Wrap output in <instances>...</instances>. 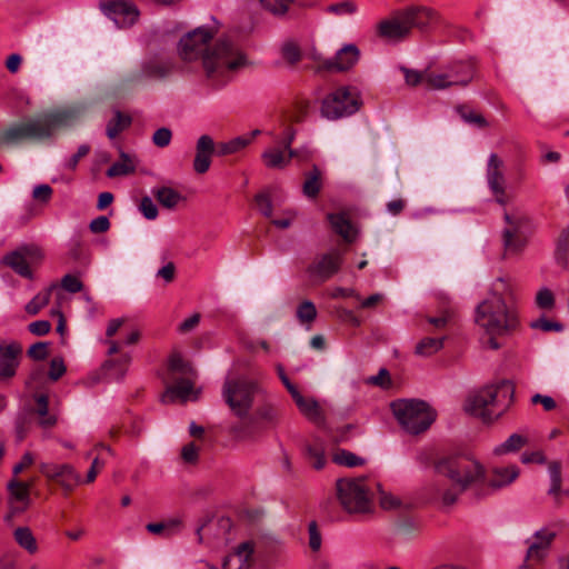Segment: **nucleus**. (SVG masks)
I'll return each mask as SVG.
<instances>
[{"mask_svg":"<svg viewBox=\"0 0 569 569\" xmlns=\"http://www.w3.org/2000/svg\"><path fill=\"white\" fill-rule=\"evenodd\" d=\"M214 33V30L207 27L196 28L180 39L178 53L187 62L201 59L207 79L221 87L230 80L233 72L246 64V57L226 39L211 46Z\"/></svg>","mask_w":569,"mask_h":569,"instance_id":"1","label":"nucleus"},{"mask_svg":"<svg viewBox=\"0 0 569 569\" xmlns=\"http://www.w3.org/2000/svg\"><path fill=\"white\" fill-rule=\"evenodd\" d=\"M507 289L505 279L498 278L489 296L475 309V323L482 331L486 346L492 350L501 348L499 338L511 336L520 326L516 306L503 297Z\"/></svg>","mask_w":569,"mask_h":569,"instance_id":"2","label":"nucleus"},{"mask_svg":"<svg viewBox=\"0 0 569 569\" xmlns=\"http://www.w3.org/2000/svg\"><path fill=\"white\" fill-rule=\"evenodd\" d=\"M435 470L451 482L447 489L435 486L445 506H452L462 492L485 479L483 466L468 455L442 457L435 462Z\"/></svg>","mask_w":569,"mask_h":569,"instance_id":"3","label":"nucleus"},{"mask_svg":"<svg viewBox=\"0 0 569 569\" xmlns=\"http://www.w3.org/2000/svg\"><path fill=\"white\" fill-rule=\"evenodd\" d=\"M441 22L440 13L431 7L412 3L393 10L390 16L377 24V34L381 38L402 41L413 30L429 32Z\"/></svg>","mask_w":569,"mask_h":569,"instance_id":"4","label":"nucleus"},{"mask_svg":"<svg viewBox=\"0 0 569 569\" xmlns=\"http://www.w3.org/2000/svg\"><path fill=\"white\" fill-rule=\"evenodd\" d=\"M515 389L511 382L503 380L471 392L463 405L467 413L483 421L501 417L513 402Z\"/></svg>","mask_w":569,"mask_h":569,"instance_id":"5","label":"nucleus"},{"mask_svg":"<svg viewBox=\"0 0 569 569\" xmlns=\"http://www.w3.org/2000/svg\"><path fill=\"white\" fill-rule=\"evenodd\" d=\"M197 371L191 363L183 359L179 352H173L168 361L166 391L161 396L163 403H171L176 400L186 402L198 399L199 391L194 390Z\"/></svg>","mask_w":569,"mask_h":569,"instance_id":"6","label":"nucleus"},{"mask_svg":"<svg viewBox=\"0 0 569 569\" xmlns=\"http://www.w3.org/2000/svg\"><path fill=\"white\" fill-rule=\"evenodd\" d=\"M390 407L398 423L410 435L428 430L437 416L426 401L418 399H398Z\"/></svg>","mask_w":569,"mask_h":569,"instance_id":"7","label":"nucleus"},{"mask_svg":"<svg viewBox=\"0 0 569 569\" xmlns=\"http://www.w3.org/2000/svg\"><path fill=\"white\" fill-rule=\"evenodd\" d=\"M338 498L350 513H366L371 510L373 479L367 477L343 478L337 481Z\"/></svg>","mask_w":569,"mask_h":569,"instance_id":"8","label":"nucleus"},{"mask_svg":"<svg viewBox=\"0 0 569 569\" xmlns=\"http://www.w3.org/2000/svg\"><path fill=\"white\" fill-rule=\"evenodd\" d=\"M60 124L56 114H47L28 121L9 126L0 132V144H19L24 140H42L50 138Z\"/></svg>","mask_w":569,"mask_h":569,"instance_id":"9","label":"nucleus"},{"mask_svg":"<svg viewBox=\"0 0 569 569\" xmlns=\"http://www.w3.org/2000/svg\"><path fill=\"white\" fill-rule=\"evenodd\" d=\"M258 383L246 377H228L222 387V397L231 411L239 418L249 415L258 392Z\"/></svg>","mask_w":569,"mask_h":569,"instance_id":"10","label":"nucleus"},{"mask_svg":"<svg viewBox=\"0 0 569 569\" xmlns=\"http://www.w3.org/2000/svg\"><path fill=\"white\" fill-rule=\"evenodd\" d=\"M503 219L506 222L502 231L505 256H516L527 246L530 220L518 209L505 212Z\"/></svg>","mask_w":569,"mask_h":569,"instance_id":"11","label":"nucleus"},{"mask_svg":"<svg viewBox=\"0 0 569 569\" xmlns=\"http://www.w3.org/2000/svg\"><path fill=\"white\" fill-rule=\"evenodd\" d=\"M360 104V98L356 90L340 87L323 98L320 112L329 120H337L356 113Z\"/></svg>","mask_w":569,"mask_h":569,"instance_id":"12","label":"nucleus"},{"mask_svg":"<svg viewBox=\"0 0 569 569\" xmlns=\"http://www.w3.org/2000/svg\"><path fill=\"white\" fill-rule=\"evenodd\" d=\"M101 11L119 28L133 26L139 18L138 7L126 0H107L100 3Z\"/></svg>","mask_w":569,"mask_h":569,"instance_id":"13","label":"nucleus"},{"mask_svg":"<svg viewBox=\"0 0 569 569\" xmlns=\"http://www.w3.org/2000/svg\"><path fill=\"white\" fill-rule=\"evenodd\" d=\"M41 258V251L34 246H24L20 249L9 252L3 257V263L10 267L14 272L24 278H32V271L29 263Z\"/></svg>","mask_w":569,"mask_h":569,"instance_id":"14","label":"nucleus"},{"mask_svg":"<svg viewBox=\"0 0 569 569\" xmlns=\"http://www.w3.org/2000/svg\"><path fill=\"white\" fill-rule=\"evenodd\" d=\"M341 263L342 253L335 249L317 257L308 267V272L316 280L323 282L340 270Z\"/></svg>","mask_w":569,"mask_h":569,"instance_id":"15","label":"nucleus"},{"mask_svg":"<svg viewBox=\"0 0 569 569\" xmlns=\"http://www.w3.org/2000/svg\"><path fill=\"white\" fill-rule=\"evenodd\" d=\"M174 69V63L169 59H150L142 63L139 71L128 78V82H141L143 80H162L169 77Z\"/></svg>","mask_w":569,"mask_h":569,"instance_id":"16","label":"nucleus"},{"mask_svg":"<svg viewBox=\"0 0 569 569\" xmlns=\"http://www.w3.org/2000/svg\"><path fill=\"white\" fill-rule=\"evenodd\" d=\"M502 168V160L496 153H491L487 167L488 186L492 191L496 201L499 204L505 206L508 198L506 196V180Z\"/></svg>","mask_w":569,"mask_h":569,"instance_id":"17","label":"nucleus"},{"mask_svg":"<svg viewBox=\"0 0 569 569\" xmlns=\"http://www.w3.org/2000/svg\"><path fill=\"white\" fill-rule=\"evenodd\" d=\"M21 353L22 347L18 342L0 345V381L16 376Z\"/></svg>","mask_w":569,"mask_h":569,"instance_id":"18","label":"nucleus"},{"mask_svg":"<svg viewBox=\"0 0 569 569\" xmlns=\"http://www.w3.org/2000/svg\"><path fill=\"white\" fill-rule=\"evenodd\" d=\"M360 51L355 44L343 46L332 59L322 63V68L329 71H347L359 60Z\"/></svg>","mask_w":569,"mask_h":569,"instance_id":"19","label":"nucleus"},{"mask_svg":"<svg viewBox=\"0 0 569 569\" xmlns=\"http://www.w3.org/2000/svg\"><path fill=\"white\" fill-rule=\"evenodd\" d=\"M217 152L213 139L208 134L199 137L196 143V156L193 160V170L199 173H206L211 164V157Z\"/></svg>","mask_w":569,"mask_h":569,"instance_id":"20","label":"nucleus"},{"mask_svg":"<svg viewBox=\"0 0 569 569\" xmlns=\"http://www.w3.org/2000/svg\"><path fill=\"white\" fill-rule=\"evenodd\" d=\"M555 536V532L546 529L536 532L533 541L529 545L526 557L529 567L539 563L547 556Z\"/></svg>","mask_w":569,"mask_h":569,"instance_id":"21","label":"nucleus"},{"mask_svg":"<svg viewBox=\"0 0 569 569\" xmlns=\"http://www.w3.org/2000/svg\"><path fill=\"white\" fill-rule=\"evenodd\" d=\"M8 490L10 492V515L8 518H11L26 510L29 502L30 485L14 478L8 483Z\"/></svg>","mask_w":569,"mask_h":569,"instance_id":"22","label":"nucleus"},{"mask_svg":"<svg viewBox=\"0 0 569 569\" xmlns=\"http://www.w3.org/2000/svg\"><path fill=\"white\" fill-rule=\"evenodd\" d=\"M448 76H451V87L468 86L476 74V62L473 60L457 61L445 68Z\"/></svg>","mask_w":569,"mask_h":569,"instance_id":"23","label":"nucleus"},{"mask_svg":"<svg viewBox=\"0 0 569 569\" xmlns=\"http://www.w3.org/2000/svg\"><path fill=\"white\" fill-rule=\"evenodd\" d=\"M253 553V543L244 541L240 543L234 552L227 556L223 562V569H242L249 566L250 558Z\"/></svg>","mask_w":569,"mask_h":569,"instance_id":"24","label":"nucleus"},{"mask_svg":"<svg viewBox=\"0 0 569 569\" xmlns=\"http://www.w3.org/2000/svg\"><path fill=\"white\" fill-rule=\"evenodd\" d=\"M519 473L520 470L516 465L493 468L488 485L493 490L505 488L511 485Z\"/></svg>","mask_w":569,"mask_h":569,"instance_id":"25","label":"nucleus"},{"mask_svg":"<svg viewBox=\"0 0 569 569\" xmlns=\"http://www.w3.org/2000/svg\"><path fill=\"white\" fill-rule=\"evenodd\" d=\"M323 187V173L313 164L312 168L305 173L302 184V193L309 199H316Z\"/></svg>","mask_w":569,"mask_h":569,"instance_id":"26","label":"nucleus"},{"mask_svg":"<svg viewBox=\"0 0 569 569\" xmlns=\"http://www.w3.org/2000/svg\"><path fill=\"white\" fill-rule=\"evenodd\" d=\"M328 220L333 231L341 236L346 242L351 243L355 241L356 231L345 213H329Z\"/></svg>","mask_w":569,"mask_h":569,"instance_id":"27","label":"nucleus"},{"mask_svg":"<svg viewBox=\"0 0 569 569\" xmlns=\"http://www.w3.org/2000/svg\"><path fill=\"white\" fill-rule=\"evenodd\" d=\"M263 163L270 169H283L290 163L289 151L283 148H269L261 154Z\"/></svg>","mask_w":569,"mask_h":569,"instance_id":"28","label":"nucleus"},{"mask_svg":"<svg viewBox=\"0 0 569 569\" xmlns=\"http://www.w3.org/2000/svg\"><path fill=\"white\" fill-rule=\"evenodd\" d=\"M137 159L123 151L120 152V159L116 161L106 172L108 178H116L131 174L136 171Z\"/></svg>","mask_w":569,"mask_h":569,"instance_id":"29","label":"nucleus"},{"mask_svg":"<svg viewBox=\"0 0 569 569\" xmlns=\"http://www.w3.org/2000/svg\"><path fill=\"white\" fill-rule=\"evenodd\" d=\"M13 538L18 546L28 553L34 555L38 552L37 539L29 527H18L13 531Z\"/></svg>","mask_w":569,"mask_h":569,"instance_id":"30","label":"nucleus"},{"mask_svg":"<svg viewBox=\"0 0 569 569\" xmlns=\"http://www.w3.org/2000/svg\"><path fill=\"white\" fill-rule=\"evenodd\" d=\"M57 289V284L52 283L48 288L37 293L24 307V310L30 316L38 315L50 301L52 291Z\"/></svg>","mask_w":569,"mask_h":569,"instance_id":"31","label":"nucleus"},{"mask_svg":"<svg viewBox=\"0 0 569 569\" xmlns=\"http://www.w3.org/2000/svg\"><path fill=\"white\" fill-rule=\"evenodd\" d=\"M446 69L442 70H425V84L432 90H445L451 88L450 78Z\"/></svg>","mask_w":569,"mask_h":569,"instance_id":"32","label":"nucleus"},{"mask_svg":"<svg viewBox=\"0 0 569 569\" xmlns=\"http://www.w3.org/2000/svg\"><path fill=\"white\" fill-rule=\"evenodd\" d=\"M181 520L173 518L161 522H151L146 526V529L153 535H159L169 538L180 530Z\"/></svg>","mask_w":569,"mask_h":569,"instance_id":"33","label":"nucleus"},{"mask_svg":"<svg viewBox=\"0 0 569 569\" xmlns=\"http://www.w3.org/2000/svg\"><path fill=\"white\" fill-rule=\"evenodd\" d=\"M132 119L129 114L116 111L112 119L107 123V136L109 139L117 138L122 131L131 126Z\"/></svg>","mask_w":569,"mask_h":569,"instance_id":"34","label":"nucleus"},{"mask_svg":"<svg viewBox=\"0 0 569 569\" xmlns=\"http://www.w3.org/2000/svg\"><path fill=\"white\" fill-rule=\"evenodd\" d=\"M34 401L37 403V413L40 417L39 423L44 428L53 427L57 423V417L49 413L48 396L44 393L36 395Z\"/></svg>","mask_w":569,"mask_h":569,"instance_id":"35","label":"nucleus"},{"mask_svg":"<svg viewBox=\"0 0 569 569\" xmlns=\"http://www.w3.org/2000/svg\"><path fill=\"white\" fill-rule=\"evenodd\" d=\"M527 443H528L527 437L519 435V433H512L505 442L495 447L493 453L496 456L513 453V452L519 451Z\"/></svg>","mask_w":569,"mask_h":569,"instance_id":"36","label":"nucleus"},{"mask_svg":"<svg viewBox=\"0 0 569 569\" xmlns=\"http://www.w3.org/2000/svg\"><path fill=\"white\" fill-rule=\"evenodd\" d=\"M251 143V137L239 136L229 141L217 144L218 156H228L239 152Z\"/></svg>","mask_w":569,"mask_h":569,"instance_id":"37","label":"nucleus"},{"mask_svg":"<svg viewBox=\"0 0 569 569\" xmlns=\"http://www.w3.org/2000/svg\"><path fill=\"white\" fill-rule=\"evenodd\" d=\"M153 194L158 202L167 209L176 208L177 204L183 199L181 193L169 187H161L154 190Z\"/></svg>","mask_w":569,"mask_h":569,"instance_id":"38","label":"nucleus"},{"mask_svg":"<svg viewBox=\"0 0 569 569\" xmlns=\"http://www.w3.org/2000/svg\"><path fill=\"white\" fill-rule=\"evenodd\" d=\"M310 110V102L308 100L296 101L292 107L286 112L284 119L289 124L303 122Z\"/></svg>","mask_w":569,"mask_h":569,"instance_id":"39","label":"nucleus"},{"mask_svg":"<svg viewBox=\"0 0 569 569\" xmlns=\"http://www.w3.org/2000/svg\"><path fill=\"white\" fill-rule=\"evenodd\" d=\"M131 357L128 353H122L119 359H111L106 361L104 367L109 370L110 378L121 379L127 372Z\"/></svg>","mask_w":569,"mask_h":569,"instance_id":"40","label":"nucleus"},{"mask_svg":"<svg viewBox=\"0 0 569 569\" xmlns=\"http://www.w3.org/2000/svg\"><path fill=\"white\" fill-rule=\"evenodd\" d=\"M379 493L380 507L385 510H397L403 507L401 499L382 489V486L373 480V491Z\"/></svg>","mask_w":569,"mask_h":569,"instance_id":"41","label":"nucleus"},{"mask_svg":"<svg viewBox=\"0 0 569 569\" xmlns=\"http://www.w3.org/2000/svg\"><path fill=\"white\" fill-rule=\"evenodd\" d=\"M299 410L309 419L315 422H319L321 420V411L320 408L313 399H307L303 396H300L295 400Z\"/></svg>","mask_w":569,"mask_h":569,"instance_id":"42","label":"nucleus"},{"mask_svg":"<svg viewBox=\"0 0 569 569\" xmlns=\"http://www.w3.org/2000/svg\"><path fill=\"white\" fill-rule=\"evenodd\" d=\"M445 338H423L416 346V353L422 357H429L438 352L443 347Z\"/></svg>","mask_w":569,"mask_h":569,"instance_id":"43","label":"nucleus"},{"mask_svg":"<svg viewBox=\"0 0 569 569\" xmlns=\"http://www.w3.org/2000/svg\"><path fill=\"white\" fill-rule=\"evenodd\" d=\"M457 112L461 117V119L475 127L478 128H486L488 127V121L485 119V117L477 111L466 107V106H459L457 107Z\"/></svg>","mask_w":569,"mask_h":569,"instance_id":"44","label":"nucleus"},{"mask_svg":"<svg viewBox=\"0 0 569 569\" xmlns=\"http://www.w3.org/2000/svg\"><path fill=\"white\" fill-rule=\"evenodd\" d=\"M263 9L272 13L273 16H284L289 7L293 3V0H260Z\"/></svg>","mask_w":569,"mask_h":569,"instance_id":"45","label":"nucleus"},{"mask_svg":"<svg viewBox=\"0 0 569 569\" xmlns=\"http://www.w3.org/2000/svg\"><path fill=\"white\" fill-rule=\"evenodd\" d=\"M530 328L542 332H561L563 330V325L559 321L540 317L530 322Z\"/></svg>","mask_w":569,"mask_h":569,"instance_id":"46","label":"nucleus"},{"mask_svg":"<svg viewBox=\"0 0 569 569\" xmlns=\"http://www.w3.org/2000/svg\"><path fill=\"white\" fill-rule=\"evenodd\" d=\"M297 317L301 323L310 325L317 317V309L313 302L306 300L297 309Z\"/></svg>","mask_w":569,"mask_h":569,"instance_id":"47","label":"nucleus"},{"mask_svg":"<svg viewBox=\"0 0 569 569\" xmlns=\"http://www.w3.org/2000/svg\"><path fill=\"white\" fill-rule=\"evenodd\" d=\"M333 461L340 466L357 467L361 466L365 461L362 458L347 450H339L333 455Z\"/></svg>","mask_w":569,"mask_h":569,"instance_id":"48","label":"nucleus"},{"mask_svg":"<svg viewBox=\"0 0 569 569\" xmlns=\"http://www.w3.org/2000/svg\"><path fill=\"white\" fill-rule=\"evenodd\" d=\"M67 468L70 470V472H67V470H61L58 478H56V481L67 490H71L79 483L80 476L70 465H67Z\"/></svg>","mask_w":569,"mask_h":569,"instance_id":"49","label":"nucleus"},{"mask_svg":"<svg viewBox=\"0 0 569 569\" xmlns=\"http://www.w3.org/2000/svg\"><path fill=\"white\" fill-rule=\"evenodd\" d=\"M549 475H550V495H558L561 488V465L558 461H552L549 465Z\"/></svg>","mask_w":569,"mask_h":569,"instance_id":"50","label":"nucleus"},{"mask_svg":"<svg viewBox=\"0 0 569 569\" xmlns=\"http://www.w3.org/2000/svg\"><path fill=\"white\" fill-rule=\"evenodd\" d=\"M536 305L543 310H552L555 308V296L548 288H541L536 295Z\"/></svg>","mask_w":569,"mask_h":569,"instance_id":"51","label":"nucleus"},{"mask_svg":"<svg viewBox=\"0 0 569 569\" xmlns=\"http://www.w3.org/2000/svg\"><path fill=\"white\" fill-rule=\"evenodd\" d=\"M281 54L289 63L295 64L301 59V51L297 43L287 41L281 48Z\"/></svg>","mask_w":569,"mask_h":569,"instance_id":"52","label":"nucleus"},{"mask_svg":"<svg viewBox=\"0 0 569 569\" xmlns=\"http://www.w3.org/2000/svg\"><path fill=\"white\" fill-rule=\"evenodd\" d=\"M328 12L338 16H349L357 12V4L351 0L333 3L328 7Z\"/></svg>","mask_w":569,"mask_h":569,"instance_id":"53","label":"nucleus"},{"mask_svg":"<svg viewBox=\"0 0 569 569\" xmlns=\"http://www.w3.org/2000/svg\"><path fill=\"white\" fill-rule=\"evenodd\" d=\"M307 451L312 467L317 470L322 469L326 465L323 448L320 446H308Z\"/></svg>","mask_w":569,"mask_h":569,"instance_id":"54","label":"nucleus"},{"mask_svg":"<svg viewBox=\"0 0 569 569\" xmlns=\"http://www.w3.org/2000/svg\"><path fill=\"white\" fill-rule=\"evenodd\" d=\"M254 202L258 208V210L267 218H270L272 216V202L271 198L266 192H260L256 194Z\"/></svg>","mask_w":569,"mask_h":569,"instance_id":"55","label":"nucleus"},{"mask_svg":"<svg viewBox=\"0 0 569 569\" xmlns=\"http://www.w3.org/2000/svg\"><path fill=\"white\" fill-rule=\"evenodd\" d=\"M569 251V228L561 231L557 240L556 256L559 260L565 261Z\"/></svg>","mask_w":569,"mask_h":569,"instance_id":"56","label":"nucleus"},{"mask_svg":"<svg viewBox=\"0 0 569 569\" xmlns=\"http://www.w3.org/2000/svg\"><path fill=\"white\" fill-rule=\"evenodd\" d=\"M139 209L143 217L148 220H154L158 217V208L152 199L148 196L141 199Z\"/></svg>","mask_w":569,"mask_h":569,"instance_id":"57","label":"nucleus"},{"mask_svg":"<svg viewBox=\"0 0 569 569\" xmlns=\"http://www.w3.org/2000/svg\"><path fill=\"white\" fill-rule=\"evenodd\" d=\"M172 132L169 128L162 127L154 131L152 142L159 147L164 148L171 142Z\"/></svg>","mask_w":569,"mask_h":569,"instance_id":"58","label":"nucleus"},{"mask_svg":"<svg viewBox=\"0 0 569 569\" xmlns=\"http://www.w3.org/2000/svg\"><path fill=\"white\" fill-rule=\"evenodd\" d=\"M61 470L62 471L67 470V472H70V470L67 468L66 463L64 465H54V463H44L43 462L40 465V472L43 476H46L52 480H56V478H58Z\"/></svg>","mask_w":569,"mask_h":569,"instance_id":"59","label":"nucleus"},{"mask_svg":"<svg viewBox=\"0 0 569 569\" xmlns=\"http://www.w3.org/2000/svg\"><path fill=\"white\" fill-rule=\"evenodd\" d=\"M28 356L37 361L44 360L48 357V343L36 342L28 349Z\"/></svg>","mask_w":569,"mask_h":569,"instance_id":"60","label":"nucleus"},{"mask_svg":"<svg viewBox=\"0 0 569 569\" xmlns=\"http://www.w3.org/2000/svg\"><path fill=\"white\" fill-rule=\"evenodd\" d=\"M61 287L68 292L76 293L82 290V282L72 274H66L61 279Z\"/></svg>","mask_w":569,"mask_h":569,"instance_id":"61","label":"nucleus"},{"mask_svg":"<svg viewBox=\"0 0 569 569\" xmlns=\"http://www.w3.org/2000/svg\"><path fill=\"white\" fill-rule=\"evenodd\" d=\"M66 372V366L61 358H53L50 361L49 378L52 381L60 379Z\"/></svg>","mask_w":569,"mask_h":569,"instance_id":"62","label":"nucleus"},{"mask_svg":"<svg viewBox=\"0 0 569 569\" xmlns=\"http://www.w3.org/2000/svg\"><path fill=\"white\" fill-rule=\"evenodd\" d=\"M199 457V447H197L193 442H189L182 447L181 458L187 463L197 462Z\"/></svg>","mask_w":569,"mask_h":569,"instance_id":"63","label":"nucleus"},{"mask_svg":"<svg viewBox=\"0 0 569 569\" xmlns=\"http://www.w3.org/2000/svg\"><path fill=\"white\" fill-rule=\"evenodd\" d=\"M29 331L34 336H46L51 330V323L48 320H37L28 326Z\"/></svg>","mask_w":569,"mask_h":569,"instance_id":"64","label":"nucleus"}]
</instances>
